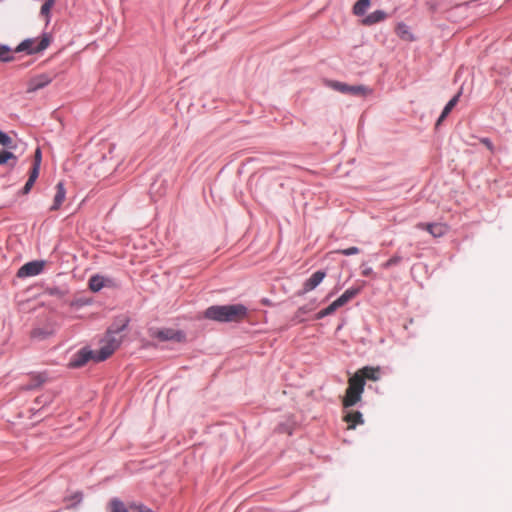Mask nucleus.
I'll return each mask as SVG.
<instances>
[{"label":"nucleus","instance_id":"nucleus-3","mask_svg":"<svg viewBox=\"0 0 512 512\" xmlns=\"http://www.w3.org/2000/svg\"><path fill=\"white\" fill-rule=\"evenodd\" d=\"M122 342L121 336L112 335L107 332L101 340V346L96 352V362H101L109 358L120 346Z\"/></svg>","mask_w":512,"mask_h":512},{"label":"nucleus","instance_id":"nucleus-30","mask_svg":"<svg viewBox=\"0 0 512 512\" xmlns=\"http://www.w3.org/2000/svg\"><path fill=\"white\" fill-rule=\"evenodd\" d=\"M337 253L345 255V256H350V255L358 254L359 249L357 247H349L346 249L338 250Z\"/></svg>","mask_w":512,"mask_h":512},{"label":"nucleus","instance_id":"nucleus-19","mask_svg":"<svg viewBox=\"0 0 512 512\" xmlns=\"http://www.w3.org/2000/svg\"><path fill=\"white\" fill-rule=\"evenodd\" d=\"M128 318L121 317L116 322L112 324V326L108 329L107 332L112 333V335H118L121 331H123L128 325Z\"/></svg>","mask_w":512,"mask_h":512},{"label":"nucleus","instance_id":"nucleus-23","mask_svg":"<svg viewBox=\"0 0 512 512\" xmlns=\"http://www.w3.org/2000/svg\"><path fill=\"white\" fill-rule=\"evenodd\" d=\"M9 160H13L11 166H15L17 160L16 156L12 152L2 150L0 152V165L6 164Z\"/></svg>","mask_w":512,"mask_h":512},{"label":"nucleus","instance_id":"nucleus-21","mask_svg":"<svg viewBox=\"0 0 512 512\" xmlns=\"http://www.w3.org/2000/svg\"><path fill=\"white\" fill-rule=\"evenodd\" d=\"M369 6L370 0H358L353 6V13L357 16H362L365 14Z\"/></svg>","mask_w":512,"mask_h":512},{"label":"nucleus","instance_id":"nucleus-36","mask_svg":"<svg viewBox=\"0 0 512 512\" xmlns=\"http://www.w3.org/2000/svg\"><path fill=\"white\" fill-rule=\"evenodd\" d=\"M48 401H49V398L45 397V396H41V397L36 398V402H38V403L46 404Z\"/></svg>","mask_w":512,"mask_h":512},{"label":"nucleus","instance_id":"nucleus-5","mask_svg":"<svg viewBox=\"0 0 512 512\" xmlns=\"http://www.w3.org/2000/svg\"><path fill=\"white\" fill-rule=\"evenodd\" d=\"M329 86L343 94L365 97L372 93V89L365 85H348L338 81H330Z\"/></svg>","mask_w":512,"mask_h":512},{"label":"nucleus","instance_id":"nucleus-1","mask_svg":"<svg viewBox=\"0 0 512 512\" xmlns=\"http://www.w3.org/2000/svg\"><path fill=\"white\" fill-rule=\"evenodd\" d=\"M247 315V308L242 304L215 305L207 308L204 316L218 322H238Z\"/></svg>","mask_w":512,"mask_h":512},{"label":"nucleus","instance_id":"nucleus-15","mask_svg":"<svg viewBox=\"0 0 512 512\" xmlns=\"http://www.w3.org/2000/svg\"><path fill=\"white\" fill-rule=\"evenodd\" d=\"M387 17V14L382 10H376L369 15H367L363 20L362 24L365 26H371L376 23H379L383 20H385Z\"/></svg>","mask_w":512,"mask_h":512},{"label":"nucleus","instance_id":"nucleus-28","mask_svg":"<svg viewBox=\"0 0 512 512\" xmlns=\"http://www.w3.org/2000/svg\"><path fill=\"white\" fill-rule=\"evenodd\" d=\"M110 505L112 512H128L124 504L117 499L112 500Z\"/></svg>","mask_w":512,"mask_h":512},{"label":"nucleus","instance_id":"nucleus-31","mask_svg":"<svg viewBox=\"0 0 512 512\" xmlns=\"http://www.w3.org/2000/svg\"><path fill=\"white\" fill-rule=\"evenodd\" d=\"M39 170H40V167H38V165H33L28 180L35 182L39 176Z\"/></svg>","mask_w":512,"mask_h":512},{"label":"nucleus","instance_id":"nucleus-26","mask_svg":"<svg viewBox=\"0 0 512 512\" xmlns=\"http://www.w3.org/2000/svg\"><path fill=\"white\" fill-rule=\"evenodd\" d=\"M402 261V257L395 254L390 259H388L386 262H384L381 266L384 269H389L393 266L398 265Z\"/></svg>","mask_w":512,"mask_h":512},{"label":"nucleus","instance_id":"nucleus-32","mask_svg":"<svg viewBox=\"0 0 512 512\" xmlns=\"http://www.w3.org/2000/svg\"><path fill=\"white\" fill-rule=\"evenodd\" d=\"M480 142L485 145L491 152H494V145L489 138H481Z\"/></svg>","mask_w":512,"mask_h":512},{"label":"nucleus","instance_id":"nucleus-18","mask_svg":"<svg viewBox=\"0 0 512 512\" xmlns=\"http://www.w3.org/2000/svg\"><path fill=\"white\" fill-rule=\"evenodd\" d=\"M396 34L405 41H412L413 35L410 32L409 27L405 23H398L395 28Z\"/></svg>","mask_w":512,"mask_h":512},{"label":"nucleus","instance_id":"nucleus-34","mask_svg":"<svg viewBox=\"0 0 512 512\" xmlns=\"http://www.w3.org/2000/svg\"><path fill=\"white\" fill-rule=\"evenodd\" d=\"M35 182L31 180H27L26 184L23 187V194H28L30 190L32 189Z\"/></svg>","mask_w":512,"mask_h":512},{"label":"nucleus","instance_id":"nucleus-29","mask_svg":"<svg viewBox=\"0 0 512 512\" xmlns=\"http://www.w3.org/2000/svg\"><path fill=\"white\" fill-rule=\"evenodd\" d=\"M0 144L3 146H6V147H11V145H12V138L1 130H0Z\"/></svg>","mask_w":512,"mask_h":512},{"label":"nucleus","instance_id":"nucleus-6","mask_svg":"<svg viewBox=\"0 0 512 512\" xmlns=\"http://www.w3.org/2000/svg\"><path fill=\"white\" fill-rule=\"evenodd\" d=\"M54 79V76L48 73H42L31 77L27 82V92L33 93L49 85Z\"/></svg>","mask_w":512,"mask_h":512},{"label":"nucleus","instance_id":"nucleus-13","mask_svg":"<svg viewBox=\"0 0 512 512\" xmlns=\"http://www.w3.org/2000/svg\"><path fill=\"white\" fill-rule=\"evenodd\" d=\"M343 420L348 424V429H354L357 425L364 423L362 413L354 410L347 411Z\"/></svg>","mask_w":512,"mask_h":512},{"label":"nucleus","instance_id":"nucleus-7","mask_svg":"<svg viewBox=\"0 0 512 512\" xmlns=\"http://www.w3.org/2000/svg\"><path fill=\"white\" fill-rule=\"evenodd\" d=\"M151 336L157 337L161 341L174 340L176 342H181L185 338V335L181 331L170 328L155 330L151 333Z\"/></svg>","mask_w":512,"mask_h":512},{"label":"nucleus","instance_id":"nucleus-12","mask_svg":"<svg viewBox=\"0 0 512 512\" xmlns=\"http://www.w3.org/2000/svg\"><path fill=\"white\" fill-rule=\"evenodd\" d=\"M354 375L360 377L364 383L366 380L377 381L380 377V368L366 366L359 369Z\"/></svg>","mask_w":512,"mask_h":512},{"label":"nucleus","instance_id":"nucleus-4","mask_svg":"<svg viewBox=\"0 0 512 512\" xmlns=\"http://www.w3.org/2000/svg\"><path fill=\"white\" fill-rule=\"evenodd\" d=\"M50 42L51 37L48 34H43L41 38L25 39L15 48V52L39 53L45 50L50 45Z\"/></svg>","mask_w":512,"mask_h":512},{"label":"nucleus","instance_id":"nucleus-8","mask_svg":"<svg viewBox=\"0 0 512 512\" xmlns=\"http://www.w3.org/2000/svg\"><path fill=\"white\" fill-rule=\"evenodd\" d=\"M44 267V262L42 261H32L24 264L17 272V276L22 277H31L38 275Z\"/></svg>","mask_w":512,"mask_h":512},{"label":"nucleus","instance_id":"nucleus-11","mask_svg":"<svg viewBox=\"0 0 512 512\" xmlns=\"http://www.w3.org/2000/svg\"><path fill=\"white\" fill-rule=\"evenodd\" d=\"M326 277L324 271H316L303 284L302 293L314 290Z\"/></svg>","mask_w":512,"mask_h":512},{"label":"nucleus","instance_id":"nucleus-24","mask_svg":"<svg viewBox=\"0 0 512 512\" xmlns=\"http://www.w3.org/2000/svg\"><path fill=\"white\" fill-rule=\"evenodd\" d=\"M338 308H340L339 305L336 303V301H333L328 307L318 312L317 319H321L334 313Z\"/></svg>","mask_w":512,"mask_h":512},{"label":"nucleus","instance_id":"nucleus-27","mask_svg":"<svg viewBox=\"0 0 512 512\" xmlns=\"http://www.w3.org/2000/svg\"><path fill=\"white\" fill-rule=\"evenodd\" d=\"M54 4L55 0H47L41 7V15L45 16L48 19L50 11L53 8Z\"/></svg>","mask_w":512,"mask_h":512},{"label":"nucleus","instance_id":"nucleus-25","mask_svg":"<svg viewBox=\"0 0 512 512\" xmlns=\"http://www.w3.org/2000/svg\"><path fill=\"white\" fill-rule=\"evenodd\" d=\"M103 287V278L100 276H93L89 280V288L97 292Z\"/></svg>","mask_w":512,"mask_h":512},{"label":"nucleus","instance_id":"nucleus-16","mask_svg":"<svg viewBox=\"0 0 512 512\" xmlns=\"http://www.w3.org/2000/svg\"><path fill=\"white\" fill-rule=\"evenodd\" d=\"M360 292L359 288H350L347 289L338 299H336V303L339 307L344 306L347 302L353 299Z\"/></svg>","mask_w":512,"mask_h":512},{"label":"nucleus","instance_id":"nucleus-20","mask_svg":"<svg viewBox=\"0 0 512 512\" xmlns=\"http://www.w3.org/2000/svg\"><path fill=\"white\" fill-rule=\"evenodd\" d=\"M459 97H460V92L455 95L447 104L446 106L444 107L438 121H437V125H439L447 116L448 114L451 112V110L455 107V105L457 104L458 100H459Z\"/></svg>","mask_w":512,"mask_h":512},{"label":"nucleus","instance_id":"nucleus-37","mask_svg":"<svg viewBox=\"0 0 512 512\" xmlns=\"http://www.w3.org/2000/svg\"><path fill=\"white\" fill-rule=\"evenodd\" d=\"M136 509L138 510V512H154L153 510H151L150 508H147L145 506H139V507H136Z\"/></svg>","mask_w":512,"mask_h":512},{"label":"nucleus","instance_id":"nucleus-33","mask_svg":"<svg viewBox=\"0 0 512 512\" xmlns=\"http://www.w3.org/2000/svg\"><path fill=\"white\" fill-rule=\"evenodd\" d=\"M41 164V150L39 148L35 151L34 165H38L40 167Z\"/></svg>","mask_w":512,"mask_h":512},{"label":"nucleus","instance_id":"nucleus-2","mask_svg":"<svg viewBox=\"0 0 512 512\" xmlns=\"http://www.w3.org/2000/svg\"><path fill=\"white\" fill-rule=\"evenodd\" d=\"M364 386L365 384L360 377L353 375L349 378L348 387L342 400L344 408L352 407L361 400Z\"/></svg>","mask_w":512,"mask_h":512},{"label":"nucleus","instance_id":"nucleus-22","mask_svg":"<svg viewBox=\"0 0 512 512\" xmlns=\"http://www.w3.org/2000/svg\"><path fill=\"white\" fill-rule=\"evenodd\" d=\"M15 50H12L6 45H0V61L8 62L13 59V53Z\"/></svg>","mask_w":512,"mask_h":512},{"label":"nucleus","instance_id":"nucleus-17","mask_svg":"<svg viewBox=\"0 0 512 512\" xmlns=\"http://www.w3.org/2000/svg\"><path fill=\"white\" fill-rule=\"evenodd\" d=\"M47 380V376L45 373L34 374L31 376L30 383L27 384L24 388L26 390L36 389L40 387Z\"/></svg>","mask_w":512,"mask_h":512},{"label":"nucleus","instance_id":"nucleus-9","mask_svg":"<svg viewBox=\"0 0 512 512\" xmlns=\"http://www.w3.org/2000/svg\"><path fill=\"white\" fill-rule=\"evenodd\" d=\"M417 228L428 231L433 237H441L448 232V226L444 223H419Z\"/></svg>","mask_w":512,"mask_h":512},{"label":"nucleus","instance_id":"nucleus-14","mask_svg":"<svg viewBox=\"0 0 512 512\" xmlns=\"http://www.w3.org/2000/svg\"><path fill=\"white\" fill-rule=\"evenodd\" d=\"M56 194L54 197L53 205L50 207L51 211L58 210L61 205L63 204L65 197H66V190L64 188V184L62 182H59L56 185Z\"/></svg>","mask_w":512,"mask_h":512},{"label":"nucleus","instance_id":"nucleus-35","mask_svg":"<svg viewBox=\"0 0 512 512\" xmlns=\"http://www.w3.org/2000/svg\"><path fill=\"white\" fill-rule=\"evenodd\" d=\"M372 274H373V270H372V268H371V267H366V268H364V269L362 270V275H363V276L368 277V276H371Z\"/></svg>","mask_w":512,"mask_h":512},{"label":"nucleus","instance_id":"nucleus-10","mask_svg":"<svg viewBox=\"0 0 512 512\" xmlns=\"http://www.w3.org/2000/svg\"><path fill=\"white\" fill-rule=\"evenodd\" d=\"M96 352L90 350L79 351L71 360L70 366L77 368L85 365L89 360L93 359L96 361Z\"/></svg>","mask_w":512,"mask_h":512}]
</instances>
